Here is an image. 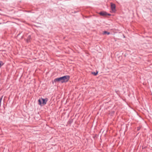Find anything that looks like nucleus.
Segmentation results:
<instances>
[{
    "mask_svg": "<svg viewBox=\"0 0 152 152\" xmlns=\"http://www.w3.org/2000/svg\"><path fill=\"white\" fill-rule=\"evenodd\" d=\"M70 77L68 75H66L62 77L57 78L54 79V81L56 82H60L63 83L67 82L69 80Z\"/></svg>",
    "mask_w": 152,
    "mask_h": 152,
    "instance_id": "1",
    "label": "nucleus"
},
{
    "mask_svg": "<svg viewBox=\"0 0 152 152\" xmlns=\"http://www.w3.org/2000/svg\"><path fill=\"white\" fill-rule=\"evenodd\" d=\"M111 12H115L116 11L115 10V4L112 3H111Z\"/></svg>",
    "mask_w": 152,
    "mask_h": 152,
    "instance_id": "2",
    "label": "nucleus"
},
{
    "mask_svg": "<svg viewBox=\"0 0 152 152\" xmlns=\"http://www.w3.org/2000/svg\"><path fill=\"white\" fill-rule=\"evenodd\" d=\"M41 100H42V105H45L46 104V102L48 101L47 99V98L45 99H43L42 98H41Z\"/></svg>",
    "mask_w": 152,
    "mask_h": 152,
    "instance_id": "3",
    "label": "nucleus"
},
{
    "mask_svg": "<svg viewBox=\"0 0 152 152\" xmlns=\"http://www.w3.org/2000/svg\"><path fill=\"white\" fill-rule=\"evenodd\" d=\"M99 14L100 15L103 16H105L107 15H110V14H107V13L106 12H100L99 13Z\"/></svg>",
    "mask_w": 152,
    "mask_h": 152,
    "instance_id": "4",
    "label": "nucleus"
},
{
    "mask_svg": "<svg viewBox=\"0 0 152 152\" xmlns=\"http://www.w3.org/2000/svg\"><path fill=\"white\" fill-rule=\"evenodd\" d=\"M38 104L40 105L41 106H42V101L41 100V98L39 99L38 100Z\"/></svg>",
    "mask_w": 152,
    "mask_h": 152,
    "instance_id": "5",
    "label": "nucleus"
},
{
    "mask_svg": "<svg viewBox=\"0 0 152 152\" xmlns=\"http://www.w3.org/2000/svg\"><path fill=\"white\" fill-rule=\"evenodd\" d=\"M98 73V72H92V74L95 75H96Z\"/></svg>",
    "mask_w": 152,
    "mask_h": 152,
    "instance_id": "6",
    "label": "nucleus"
},
{
    "mask_svg": "<svg viewBox=\"0 0 152 152\" xmlns=\"http://www.w3.org/2000/svg\"><path fill=\"white\" fill-rule=\"evenodd\" d=\"M104 34H107V35H109L110 34V33L109 32H108L107 31H104Z\"/></svg>",
    "mask_w": 152,
    "mask_h": 152,
    "instance_id": "7",
    "label": "nucleus"
},
{
    "mask_svg": "<svg viewBox=\"0 0 152 152\" xmlns=\"http://www.w3.org/2000/svg\"><path fill=\"white\" fill-rule=\"evenodd\" d=\"M3 64L4 63L2 62V61H0V68L3 65Z\"/></svg>",
    "mask_w": 152,
    "mask_h": 152,
    "instance_id": "8",
    "label": "nucleus"
},
{
    "mask_svg": "<svg viewBox=\"0 0 152 152\" xmlns=\"http://www.w3.org/2000/svg\"><path fill=\"white\" fill-rule=\"evenodd\" d=\"M2 97L3 96H2L0 99V107L1 106V101L2 100Z\"/></svg>",
    "mask_w": 152,
    "mask_h": 152,
    "instance_id": "9",
    "label": "nucleus"
},
{
    "mask_svg": "<svg viewBox=\"0 0 152 152\" xmlns=\"http://www.w3.org/2000/svg\"><path fill=\"white\" fill-rule=\"evenodd\" d=\"M31 38V36H29V39H30Z\"/></svg>",
    "mask_w": 152,
    "mask_h": 152,
    "instance_id": "10",
    "label": "nucleus"
},
{
    "mask_svg": "<svg viewBox=\"0 0 152 152\" xmlns=\"http://www.w3.org/2000/svg\"><path fill=\"white\" fill-rule=\"evenodd\" d=\"M27 42H28V40H27Z\"/></svg>",
    "mask_w": 152,
    "mask_h": 152,
    "instance_id": "11",
    "label": "nucleus"
}]
</instances>
